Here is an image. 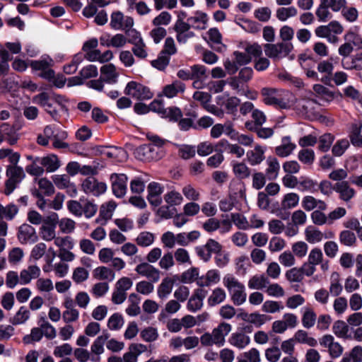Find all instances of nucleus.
Here are the masks:
<instances>
[{"mask_svg":"<svg viewBox=\"0 0 362 362\" xmlns=\"http://www.w3.org/2000/svg\"><path fill=\"white\" fill-rule=\"evenodd\" d=\"M232 222L240 230H249V221L243 215L238 213L230 214Z\"/></svg>","mask_w":362,"mask_h":362,"instance_id":"nucleus-63","label":"nucleus"},{"mask_svg":"<svg viewBox=\"0 0 362 362\" xmlns=\"http://www.w3.org/2000/svg\"><path fill=\"white\" fill-rule=\"evenodd\" d=\"M228 342L238 349H244L250 344V337L243 330H240L231 334Z\"/></svg>","mask_w":362,"mask_h":362,"instance_id":"nucleus-18","label":"nucleus"},{"mask_svg":"<svg viewBox=\"0 0 362 362\" xmlns=\"http://www.w3.org/2000/svg\"><path fill=\"white\" fill-rule=\"evenodd\" d=\"M0 132L9 145H15L18 140V135L14 127L8 123H3L0 126Z\"/></svg>","mask_w":362,"mask_h":362,"instance_id":"nucleus-32","label":"nucleus"},{"mask_svg":"<svg viewBox=\"0 0 362 362\" xmlns=\"http://www.w3.org/2000/svg\"><path fill=\"white\" fill-rule=\"evenodd\" d=\"M298 160L305 165H313L315 158V153L313 149L303 148L298 153Z\"/></svg>","mask_w":362,"mask_h":362,"instance_id":"nucleus-55","label":"nucleus"},{"mask_svg":"<svg viewBox=\"0 0 362 362\" xmlns=\"http://www.w3.org/2000/svg\"><path fill=\"white\" fill-rule=\"evenodd\" d=\"M94 276L100 280L112 281L115 278V274L111 269L102 266L94 270Z\"/></svg>","mask_w":362,"mask_h":362,"instance_id":"nucleus-47","label":"nucleus"},{"mask_svg":"<svg viewBox=\"0 0 362 362\" xmlns=\"http://www.w3.org/2000/svg\"><path fill=\"white\" fill-rule=\"evenodd\" d=\"M361 127V125L357 124H354L351 127V130L349 133V139L351 143L354 146H362Z\"/></svg>","mask_w":362,"mask_h":362,"instance_id":"nucleus-51","label":"nucleus"},{"mask_svg":"<svg viewBox=\"0 0 362 362\" xmlns=\"http://www.w3.org/2000/svg\"><path fill=\"white\" fill-rule=\"evenodd\" d=\"M343 291L341 279L338 272H333L330 276L329 293L333 296H339Z\"/></svg>","mask_w":362,"mask_h":362,"instance_id":"nucleus-34","label":"nucleus"},{"mask_svg":"<svg viewBox=\"0 0 362 362\" xmlns=\"http://www.w3.org/2000/svg\"><path fill=\"white\" fill-rule=\"evenodd\" d=\"M185 90V85L180 81H175L171 84L166 85L163 89V95L168 98H172L179 93H183Z\"/></svg>","mask_w":362,"mask_h":362,"instance_id":"nucleus-30","label":"nucleus"},{"mask_svg":"<svg viewBox=\"0 0 362 362\" xmlns=\"http://www.w3.org/2000/svg\"><path fill=\"white\" fill-rule=\"evenodd\" d=\"M223 284L228 290L235 305H240L246 301L247 293L245 285L233 274H226L223 276Z\"/></svg>","mask_w":362,"mask_h":362,"instance_id":"nucleus-3","label":"nucleus"},{"mask_svg":"<svg viewBox=\"0 0 362 362\" xmlns=\"http://www.w3.org/2000/svg\"><path fill=\"white\" fill-rule=\"evenodd\" d=\"M293 48V45L289 42L267 43L264 45V52L267 57L277 62L286 57L291 52Z\"/></svg>","mask_w":362,"mask_h":362,"instance_id":"nucleus-5","label":"nucleus"},{"mask_svg":"<svg viewBox=\"0 0 362 362\" xmlns=\"http://www.w3.org/2000/svg\"><path fill=\"white\" fill-rule=\"evenodd\" d=\"M302 207L307 211H310L315 209L320 210H326L327 204L324 201L317 199L310 195L305 196L302 199Z\"/></svg>","mask_w":362,"mask_h":362,"instance_id":"nucleus-26","label":"nucleus"},{"mask_svg":"<svg viewBox=\"0 0 362 362\" xmlns=\"http://www.w3.org/2000/svg\"><path fill=\"white\" fill-rule=\"evenodd\" d=\"M6 176L18 182H21L25 177L23 168L18 165H8L6 172Z\"/></svg>","mask_w":362,"mask_h":362,"instance_id":"nucleus-52","label":"nucleus"},{"mask_svg":"<svg viewBox=\"0 0 362 362\" xmlns=\"http://www.w3.org/2000/svg\"><path fill=\"white\" fill-rule=\"evenodd\" d=\"M153 282L143 280L136 284L135 289L137 293L144 296H149L154 291Z\"/></svg>","mask_w":362,"mask_h":362,"instance_id":"nucleus-60","label":"nucleus"},{"mask_svg":"<svg viewBox=\"0 0 362 362\" xmlns=\"http://www.w3.org/2000/svg\"><path fill=\"white\" fill-rule=\"evenodd\" d=\"M175 281L169 277H165L162 279L160 284L157 287V295L160 299H166L172 293Z\"/></svg>","mask_w":362,"mask_h":362,"instance_id":"nucleus-27","label":"nucleus"},{"mask_svg":"<svg viewBox=\"0 0 362 362\" xmlns=\"http://www.w3.org/2000/svg\"><path fill=\"white\" fill-rule=\"evenodd\" d=\"M318 148L322 152H327L329 150L333 141H334V136L330 133L322 134L319 138Z\"/></svg>","mask_w":362,"mask_h":362,"instance_id":"nucleus-59","label":"nucleus"},{"mask_svg":"<svg viewBox=\"0 0 362 362\" xmlns=\"http://www.w3.org/2000/svg\"><path fill=\"white\" fill-rule=\"evenodd\" d=\"M173 255L175 262L179 264L191 265L192 263L189 252L184 247L176 249Z\"/></svg>","mask_w":362,"mask_h":362,"instance_id":"nucleus-43","label":"nucleus"},{"mask_svg":"<svg viewBox=\"0 0 362 362\" xmlns=\"http://www.w3.org/2000/svg\"><path fill=\"white\" fill-rule=\"evenodd\" d=\"M100 43L106 47H113L119 48L124 47L127 42V38L122 34H116L113 35L109 40V42H103V37L100 38Z\"/></svg>","mask_w":362,"mask_h":362,"instance_id":"nucleus-54","label":"nucleus"},{"mask_svg":"<svg viewBox=\"0 0 362 362\" xmlns=\"http://www.w3.org/2000/svg\"><path fill=\"white\" fill-rule=\"evenodd\" d=\"M109 338L108 333H103L98 337L90 346L91 356H100L104 352V344Z\"/></svg>","mask_w":362,"mask_h":362,"instance_id":"nucleus-35","label":"nucleus"},{"mask_svg":"<svg viewBox=\"0 0 362 362\" xmlns=\"http://www.w3.org/2000/svg\"><path fill=\"white\" fill-rule=\"evenodd\" d=\"M74 357L78 362H87L91 361L93 362H100V357L98 356H91L90 353L82 348H77L74 351Z\"/></svg>","mask_w":362,"mask_h":362,"instance_id":"nucleus-40","label":"nucleus"},{"mask_svg":"<svg viewBox=\"0 0 362 362\" xmlns=\"http://www.w3.org/2000/svg\"><path fill=\"white\" fill-rule=\"evenodd\" d=\"M350 146V142L347 139H341L334 144L332 148V154L336 157L341 156Z\"/></svg>","mask_w":362,"mask_h":362,"instance_id":"nucleus-57","label":"nucleus"},{"mask_svg":"<svg viewBox=\"0 0 362 362\" xmlns=\"http://www.w3.org/2000/svg\"><path fill=\"white\" fill-rule=\"evenodd\" d=\"M40 163L48 173L54 172L60 167V162L55 155H50L41 158Z\"/></svg>","mask_w":362,"mask_h":362,"instance_id":"nucleus-41","label":"nucleus"},{"mask_svg":"<svg viewBox=\"0 0 362 362\" xmlns=\"http://www.w3.org/2000/svg\"><path fill=\"white\" fill-rule=\"evenodd\" d=\"M100 73L103 79L107 83L114 84L117 81L119 74L117 68L113 64H107L100 68Z\"/></svg>","mask_w":362,"mask_h":362,"instance_id":"nucleus-24","label":"nucleus"},{"mask_svg":"<svg viewBox=\"0 0 362 362\" xmlns=\"http://www.w3.org/2000/svg\"><path fill=\"white\" fill-rule=\"evenodd\" d=\"M297 9L294 6L280 7L276 11V17L280 21H286L291 17L297 15Z\"/></svg>","mask_w":362,"mask_h":362,"instance_id":"nucleus-53","label":"nucleus"},{"mask_svg":"<svg viewBox=\"0 0 362 362\" xmlns=\"http://www.w3.org/2000/svg\"><path fill=\"white\" fill-rule=\"evenodd\" d=\"M135 272L152 282H158L160 279V271L148 262L139 264Z\"/></svg>","mask_w":362,"mask_h":362,"instance_id":"nucleus-12","label":"nucleus"},{"mask_svg":"<svg viewBox=\"0 0 362 362\" xmlns=\"http://www.w3.org/2000/svg\"><path fill=\"white\" fill-rule=\"evenodd\" d=\"M317 103L314 100H302L297 102L296 108L308 117L316 116Z\"/></svg>","mask_w":362,"mask_h":362,"instance_id":"nucleus-23","label":"nucleus"},{"mask_svg":"<svg viewBox=\"0 0 362 362\" xmlns=\"http://www.w3.org/2000/svg\"><path fill=\"white\" fill-rule=\"evenodd\" d=\"M52 59L49 57L42 58L39 60L31 61L30 66L34 70L44 71L41 76L45 78H52L54 77V73L48 68L52 64Z\"/></svg>","mask_w":362,"mask_h":362,"instance_id":"nucleus-16","label":"nucleus"},{"mask_svg":"<svg viewBox=\"0 0 362 362\" xmlns=\"http://www.w3.org/2000/svg\"><path fill=\"white\" fill-rule=\"evenodd\" d=\"M32 102L43 108L55 121L59 120L60 111L66 110V99L52 91H42L33 97Z\"/></svg>","mask_w":362,"mask_h":362,"instance_id":"nucleus-1","label":"nucleus"},{"mask_svg":"<svg viewBox=\"0 0 362 362\" xmlns=\"http://www.w3.org/2000/svg\"><path fill=\"white\" fill-rule=\"evenodd\" d=\"M267 168L266 170V175L269 180H275L279 175L280 170V165L276 158L269 157L267 160Z\"/></svg>","mask_w":362,"mask_h":362,"instance_id":"nucleus-39","label":"nucleus"},{"mask_svg":"<svg viewBox=\"0 0 362 362\" xmlns=\"http://www.w3.org/2000/svg\"><path fill=\"white\" fill-rule=\"evenodd\" d=\"M110 179L114 195L117 198L123 197L127 191V176L122 173H112Z\"/></svg>","mask_w":362,"mask_h":362,"instance_id":"nucleus-11","label":"nucleus"},{"mask_svg":"<svg viewBox=\"0 0 362 362\" xmlns=\"http://www.w3.org/2000/svg\"><path fill=\"white\" fill-rule=\"evenodd\" d=\"M175 264V262L171 252H165L158 262L159 267L165 271L170 270Z\"/></svg>","mask_w":362,"mask_h":362,"instance_id":"nucleus-61","label":"nucleus"},{"mask_svg":"<svg viewBox=\"0 0 362 362\" xmlns=\"http://www.w3.org/2000/svg\"><path fill=\"white\" fill-rule=\"evenodd\" d=\"M335 191L339 194V197L344 202H349L356 194L354 189L350 187L347 182L343 181L336 184Z\"/></svg>","mask_w":362,"mask_h":362,"instance_id":"nucleus-28","label":"nucleus"},{"mask_svg":"<svg viewBox=\"0 0 362 362\" xmlns=\"http://www.w3.org/2000/svg\"><path fill=\"white\" fill-rule=\"evenodd\" d=\"M195 252L200 259L207 262L211 258L212 253H218L221 252L222 246L216 240L209 239L205 245L197 246Z\"/></svg>","mask_w":362,"mask_h":362,"instance_id":"nucleus-10","label":"nucleus"},{"mask_svg":"<svg viewBox=\"0 0 362 362\" xmlns=\"http://www.w3.org/2000/svg\"><path fill=\"white\" fill-rule=\"evenodd\" d=\"M30 311L25 306H21L14 316L11 318L10 322L13 325H22L30 318Z\"/></svg>","mask_w":362,"mask_h":362,"instance_id":"nucleus-44","label":"nucleus"},{"mask_svg":"<svg viewBox=\"0 0 362 362\" xmlns=\"http://www.w3.org/2000/svg\"><path fill=\"white\" fill-rule=\"evenodd\" d=\"M192 28L195 30H205L208 26L209 17L208 15L202 11H197L193 16L187 18Z\"/></svg>","mask_w":362,"mask_h":362,"instance_id":"nucleus-19","label":"nucleus"},{"mask_svg":"<svg viewBox=\"0 0 362 362\" xmlns=\"http://www.w3.org/2000/svg\"><path fill=\"white\" fill-rule=\"evenodd\" d=\"M116 204L114 202H109L103 204L100 210L99 217L95 220L97 223H100L101 220L104 221V223L112 218V212L116 209Z\"/></svg>","mask_w":362,"mask_h":362,"instance_id":"nucleus-36","label":"nucleus"},{"mask_svg":"<svg viewBox=\"0 0 362 362\" xmlns=\"http://www.w3.org/2000/svg\"><path fill=\"white\" fill-rule=\"evenodd\" d=\"M333 333L339 338H348L349 327L342 320L336 321L332 327Z\"/></svg>","mask_w":362,"mask_h":362,"instance_id":"nucleus-58","label":"nucleus"},{"mask_svg":"<svg viewBox=\"0 0 362 362\" xmlns=\"http://www.w3.org/2000/svg\"><path fill=\"white\" fill-rule=\"evenodd\" d=\"M317 320V315L314 310L310 308H305L302 316L301 322L305 329L312 328Z\"/></svg>","mask_w":362,"mask_h":362,"instance_id":"nucleus-46","label":"nucleus"},{"mask_svg":"<svg viewBox=\"0 0 362 362\" xmlns=\"http://www.w3.org/2000/svg\"><path fill=\"white\" fill-rule=\"evenodd\" d=\"M199 274V269L197 267H190L182 273L180 281L183 284H192L198 279Z\"/></svg>","mask_w":362,"mask_h":362,"instance_id":"nucleus-56","label":"nucleus"},{"mask_svg":"<svg viewBox=\"0 0 362 362\" xmlns=\"http://www.w3.org/2000/svg\"><path fill=\"white\" fill-rule=\"evenodd\" d=\"M266 148L259 144L255 146L254 148L249 150L246 153L247 162L251 165L260 164L264 160V153Z\"/></svg>","mask_w":362,"mask_h":362,"instance_id":"nucleus-20","label":"nucleus"},{"mask_svg":"<svg viewBox=\"0 0 362 362\" xmlns=\"http://www.w3.org/2000/svg\"><path fill=\"white\" fill-rule=\"evenodd\" d=\"M17 237L22 244H33L38 240L35 228L28 223H23L18 228Z\"/></svg>","mask_w":362,"mask_h":362,"instance_id":"nucleus-14","label":"nucleus"},{"mask_svg":"<svg viewBox=\"0 0 362 362\" xmlns=\"http://www.w3.org/2000/svg\"><path fill=\"white\" fill-rule=\"evenodd\" d=\"M269 283L267 277L264 275H255L248 281V287L250 289L260 290L266 288Z\"/></svg>","mask_w":362,"mask_h":362,"instance_id":"nucleus-42","label":"nucleus"},{"mask_svg":"<svg viewBox=\"0 0 362 362\" xmlns=\"http://www.w3.org/2000/svg\"><path fill=\"white\" fill-rule=\"evenodd\" d=\"M124 319L121 314L116 313L108 319L107 327L111 330H119L124 325Z\"/></svg>","mask_w":362,"mask_h":362,"instance_id":"nucleus-62","label":"nucleus"},{"mask_svg":"<svg viewBox=\"0 0 362 362\" xmlns=\"http://www.w3.org/2000/svg\"><path fill=\"white\" fill-rule=\"evenodd\" d=\"M226 298V293L221 288H216L208 298V304L214 306L223 302Z\"/></svg>","mask_w":362,"mask_h":362,"instance_id":"nucleus-45","label":"nucleus"},{"mask_svg":"<svg viewBox=\"0 0 362 362\" xmlns=\"http://www.w3.org/2000/svg\"><path fill=\"white\" fill-rule=\"evenodd\" d=\"M129 300L131 303L126 308V313L131 317L138 315L141 312V309L139 305V299H138L137 295L134 293H131L129 296Z\"/></svg>","mask_w":362,"mask_h":362,"instance_id":"nucleus-50","label":"nucleus"},{"mask_svg":"<svg viewBox=\"0 0 362 362\" xmlns=\"http://www.w3.org/2000/svg\"><path fill=\"white\" fill-rule=\"evenodd\" d=\"M233 171L239 179H245L250 176V168L243 163H235L233 165Z\"/></svg>","mask_w":362,"mask_h":362,"instance_id":"nucleus-64","label":"nucleus"},{"mask_svg":"<svg viewBox=\"0 0 362 362\" xmlns=\"http://www.w3.org/2000/svg\"><path fill=\"white\" fill-rule=\"evenodd\" d=\"M18 206L13 203H10L6 206L0 204V220L12 221L18 214Z\"/></svg>","mask_w":362,"mask_h":362,"instance_id":"nucleus-31","label":"nucleus"},{"mask_svg":"<svg viewBox=\"0 0 362 362\" xmlns=\"http://www.w3.org/2000/svg\"><path fill=\"white\" fill-rule=\"evenodd\" d=\"M136 157L143 161H151L159 159L161 156L158 152V148L152 144H144L138 147L135 151Z\"/></svg>","mask_w":362,"mask_h":362,"instance_id":"nucleus-13","label":"nucleus"},{"mask_svg":"<svg viewBox=\"0 0 362 362\" xmlns=\"http://www.w3.org/2000/svg\"><path fill=\"white\" fill-rule=\"evenodd\" d=\"M124 92L125 95L140 100H149L153 97V93L148 88L136 81L129 82Z\"/></svg>","mask_w":362,"mask_h":362,"instance_id":"nucleus-8","label":"nucleus"},{"mask_svg":"<svg viewBox=\"0 0 362 362\" xmlns=\"http://www.w3.org/2000/svg\"><path fill=\"white\" fill-rule=\"evenodd\" d=\"M163 199L165 203L170 206H179L184 200L182 195L175 190H171L165 193Z\"/></svg>","mask_w":362,"mask_h":362,"instance_id":"nucleus-48","label":"nucleus"},{"mask_svg":"<svg viewBox=\"0 0 362 362\" xmlns=\"http://www.w3.org/2000/svg\"><path fill=\"white\" fill-rule=\"evenodd\" d=\"M261 95L265 105L289 109L293 106L296 98L290 91L283 89L265 87L262 88Z\"/></svg>","mask_w":362,"mask_h":362,"instance_id":"nucleus-2","label":"nucleus"},{"mask_svg":"<svg viewBox=\"0 0 362 362\" xmlns=\"http://www.w3.org/2000/svg\"><path fill=\"white\" fill-rule=\"evenodd\" d=\"M300 197L295 192H290L286 194L281 202V206L283 209H291L298 205Z\"/></svg>","mask_w":362,"mask_h":362,"instance_id":"nucleus-38","label":"nucleus"},{"mask_svg":"<svg viewBox=\"0 0 362 362\" xmlns=\"http://www.w3.org/2000/svg\"><path fill=\"white\" fill-rule=\"evenodd\" d=\"M218 146L223 147L228 153L234 154L237 158H241L245 154V150L240 145L230 144L227 140H221Z\"/></svg>","mask_w":362,"mask_h":362,"instance_id":"nucleus-37","label":"nucleus"},{"mask_svg":"<svg viewBox=\"0 0 362 362\" xmlns=\"http://www.w3.org/2000/svg\"><path fill=\"white\" fill-rule=\"evenodd\" d=\"M305 239L310 244H317L327 238L322 231L313 226H308L305 228Z\"/></svg>","mask_w":362,"mask_h":362,"instance_id":"nucleus-29","label":"nucleus"},{"mask_svg":"<svg viewBox=\"0 0 362 362\" xmlns=\"http://www.w3.org/2000/svg\"><path fill=\"white\" fill-rule=\"evenodd\" d=\"M296 147V145L291 141L290 136H284L281 144L276 147L275 153L277 156L285 158L291 155Z\"/></svg>","mask_w":362,"mask_h":362,"instance_id":"nucleus-25","label":"nucleus"},{"mask_svg":"<svg viewBox=\"0 0 362 362\" xmlns=\"http://www.w3.org/2000/svg\"><path fill=\"white\" fill-rule=\"evenodd\" d=\"M319 343L322 347L327 349L329 357L332 359L338 358L343 354L344 347L332 334L323 335L319 339Z\"/></svg>","mask_w":362,"mask_h":362,"instance_id":"nucleus-7","label":"nucleus"},{"mask_svg":"<svg viewBox=\"0 0 362 362\" xmlns=\"http://www.w3.org/2000/svg\"><path fill=\"white\" fill-rule=\"evenodd\" d=\"M341 63L342 68L346 70L362 71V52L342 58Z\"/></svg>","mask_w":362,"mask_h":362,"instance_id":"nucleus-22","label":"nucleus"},{"mask_svg":"<svg viewBox=\"0 0 362 362\" xmlns=\"http://www.w3.org/2000/svg\"><path fill=\"white\" fill-rule=\"evenodd\" d=\"M81 189L88 195L98 197L107 190V185L98 181L94 177H88L84 179L81 185Z\"/></svg>","mask_w":362,"mask_h":362,"instance_id":"nucleus-9","label":"nucleus"},{"mask_svg":"<svg viewBox=\"0 0 362 362\" xmlns=\"http://www.w3.org/2000/svg\"><path fill=\"white\" fill-rule=\"evenodd\" d=\"M232 326L227 322H221L216 327L213 329L211 332H206L200 337L201 344L203 346L216 345L218 347L223 346L226 342V337L231 332Z\"/></svg>","mask_w":362,"mask_h":362,"instance_id":"nucleus-4","label":"nucleus"},{"mask_svg":"<svg viewBox=\"0 0 362 362\" xmlns=\"http://www.w3.org/2000/svg\"><path fill=\"white\" fill-rule=\"evenodd\" d=\"M207 291L202 288H197L189 298L187 308L190 312H197L203 306V300L206 296Z\"/></svg>","mask_w":362,"mask_h":362,"instance_id":"nucleus-17","label":"nucleus"},{"mask_svg":"<svg viewBox=\"0 0 362 362\" xmlns=\"http://www.w3.org/2000/svg\"><path fill=\"white\" fill-rule=\"evenodd\" d=\"M136 243L139 246L146 247L151 245L155 241V235L151 232H141L136 238Z\"/></svg>","mask_w":362,"mask_h":362,"instance_id":"nucleus-49","label":"nucleus"},{"mask_svg":"<svg viewBox=\"0 0 362 362\" xmlns=\"http://www.w3.org/2000/svg\"><path fill=\"white\" fill-rule=\"evenodd\" d=\"M58 222V215L52 213L45 218L39 230L40 238L45 241H51L56 238L55 228Z\"/></svg>","mask_w":362,"mask_h":362,"instance_id":"nucleus-6","label":"nucleus"},{"mask_svg":"<svg viewBox=\"0 0 362 362\" xmlns=\"http://www.w3.org/2000/svg\"><path fill=\"white\" fill-rule=\"evenodd\" d=\"M293 339L297 343L306 344L311 347H315L317 345V340L310 336L308 332L303 329L297 330L293 335Z\"/></svg>","mask_w":362,"mask_h":362,"instance_id":"nucleus-33","label":"nucleus"},{"mask_svg":"<svg viewBox=\"0 0 362 362\" xmlns=\"http://www.w3.org/2000/svg\"><path fill=\"white\" fill-rule=\"evenodd\" d=\"M41 274L40 267L37 265H29L20 272L21 285L29 284L33 279H37Z\"/></svg>","mask_w":362,"mask_h":362,"instance_id":"nucleus-21","label":"nucleus"},{"mask_svg":"<svg viewBox=\"0 0 362 362\" xmlns=\"http://www.w3.org/2000/svg\"><path fill=\"white\" fill-rule=\"evenodd\" d=\"M164 191V187L158 182H150L147 187V199L150 204L154 206H158L162 203L161 194Z\"/></svg>","mask_w":362,"mask_h":362,"instance_id":"nucleus-15","label":"nucleus"}]
</instances>
